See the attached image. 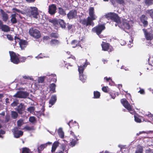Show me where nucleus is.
I'll return each mask as SVG.
<instances>
[{"mask_svg": "<svg viewBox=\"0 0 153 153\" xmlns=\"http://www.w3.org/2000/svg\"><path fill=\"white\" fill-rule=\"evenodd\" d=\"M121 102L123 106L128 110L131 114H134V120L136 122L138 123H140L142 122L141 119L142 117L135 113V111L133 109L131 105L125 99H121Z\"/></svg>", "mask_w": 153, "mask_h": 153, "instance_id": "1", "label": "nucleus"}, {"mask_svg": "<svg viewBox=\"0 0 153 153\" xmlns=\"http://www.w3.org/2000/svg\"><path fill=\"white\" fill-rule=\"evenodd\" d=\"M105 18L108 20L110 19L115 22L116 23L115 24V26H117L118 23L122 20V19L119 17L116 14L114 13H107L105 15L102 19H104Z\"/></svg>", "mask_w": 153, "mask_h": 153, "instance_id": "2", "label": "nucleus"}, {"mask_svg": "<svg viewBox=\"0 0 153 153\" xmlns=\"http://www.w3.org/2000/svg\"><path fill=\"white\" fill-rule=\"evenodd\" d=\"M131 22L128 21L125 19H122V20L117 25L119 27L123 29L125 31L126 30H128L130 29L131 27Z\"/></svg>", "mask_w": 153, "mask_h": 153, "instance_id": "3", "label": "nucleus"}, {"mask_svg": "<svg viewBox=\"0 0 153 153\" xmlns=\"http://www.w3.org/2000/svg\"><path fill=\"white\" fill-rule=\"evenodd\" d=\"M10 60L12 62L15 64H18L20 62L19 57V55L13 51H9Z\"/></svg>", "mask_w": 153, "mask_h": 153, "instance_id": "4", "label": "nucleus"}, {"mask_svg": "<svg viewBox=\"0 0 153 153\" xmlns=\"http://www.w3.org/2000/svg\"><path fill=\"white\" fill-rule=\"evenodd\" d=\"M29 33L31 36L35 39H38L41 36V34L39 30L33 27L30 29Z\"/></svg>", "mask_w": 153, "mask_h": 153, "instance_id": "5", "label": "nucleus"}, {"mask_svg": "<svg viewBox=\"0 0 153 153\" xmlns=\"http://www.w3.org/2000/svg\"><path fill=\"white\" fill-rule=\"evenodd\" d=\"M90 18L87 17L86 19H81L79 21V22L84 27H87L88 26H93L94 25V23L93 21L90 19Z\"/></svg>", "mask_w": 153, "mask_h": 153, "instance_id": "6", "label": "nucleus"}, {"mask_svg": "<svg viewBox=\"0 0 153 153\" xmlns=\"http://www.w3.org/2000/svg\"><path fill=\"white\" fill-rule=\"evenodd\" d=\"M105 29L104 25H99L93 28L92 30L93 32L96 33L97 35H99Z\"/></svg>", "mask_w": 153, "mask_h": 153, "instance_id": "7", "label": "nucleus"}, {"mask_svg": "<svg viewBox=\"0 0 153 153\" xmlns=\"http://www.w3.org/2000/svg\"><path fill=\"white\" fill-rule=\"evenodd\" d=\"M84 64L80 65V66H78V71L79 74H83V71L87 65L90 64L89 62L87 61V60L85 59V62H83Z\"/></svg>", "mask_w": 153, "mask_h": 153, "instance_id": "8", "label": "nucleus"}, {"mask_svg": "<svg viewBox=\"0 0 153 153\" xmlns=\"http://www.w3.org/2000/svg\"><path fill=\"white\" fill-rule=\"evenodd\" d=\"M28 93L26 91H19L17 92L13 97L19 98H26L29 95Z\"/></svg>", "mask_w": 153, "mask_h": 153, "instance_id": "9", "label": "nucleus"}, {"mask_svg": "<svg viewBox=\"0 0 153 153\" xmlns=\"http://www.w3.org/2000/svg\"><path fill=\"white\" fill-rule=\"evenodd\" d=\"M14 137L16 138H18L21 136L23 134V132L19 130L17 127H15L12 130Z\"/></svg>", "mask_w": 153, "mask_h": 153, "instance_id": "10", "label": "nucleus"}, {"mask_svg": "<svg viewBox=\"0 0 153 153\" xmlns=\"http://www.w3.org/2000/svg\"><path fill=\"white\" fill-rule=\"evenodd\" d=\"M57 100V97L56 95L54 94L51 96L49 100V107H51L56 102Z\"/></svg>", "mask_w": 153, "mask_h": 153, "instance_id": "11", "label": "nucleus"}, {"mask_svg": "<svg viewBox=\"0 0 153 153\" xmlns=\"http://www.w3.org/2000/svg\"><path fill=\"white\" fill-rule=\"evenodd\" d=\"M25 108L23 104L21 103L15 108V110L17 111L20 114L23 113V111L24 110Z\"/></svg>", "mask_w": 153, "mask_h": 153, "instance_id": "12", "label": "nucleus"}, {"mask_svg": "<svg viewBox=\"0 0 153 153\" xmlns=\"http://www.w3.org/2000/svg\"><path fill=\"white\" fill-rule=\"evenodd\" d=\"M67 16L68 18L70 19L73 18H76L77 16L76 10H71L70 12L68 13Z\"/></svg>", "mask_w": 153, "mask_h": 153, "instance_id": "13", "label": "nucleus"}, {"mask_svg": "<svg viewBox=\"0 0 153 153\" xmlns=\"http://www.w3.org/2000/svg\"><path fill=\"white\" fill-rule=\"evenodd\" d=\"M143 30L144 32L145 36L147 40H150L152 39L153 36L152 33L147 32L146 29H143Z\"/></svg>", "mask_w": 153, "mask_h": 153, "instance_id": "14", "label": "nucleus"}, {"mask_svg": "<svg viewBox=\"0 0 153 153\" xmlns=\"http://www.w3.org/2000/svg\"><path fill=\"white\" fill-rule=\"evenodd\" d=\"M19 44L21 49L23 50L25 48L27 45L28 43L27 41L25 40H20Z\"/></svg>", "mask_w": 153, "mask_h": 153, "instance_id": "15", "label": "nucleus"}, {"mask_svg": "<svg viewBox=\"0 0 153 153\" xmlns=\"http://www.w3.org/2000/svg\"><path fill=\"white\" fill-rule=\"evenodd\" d=\"M45 77L46 76H45L38 77L37 80H35V84L38 85V84L43 83Z\"/></svg>", "mask_w": 153, "mask_h": 153, "instance_id": "16", "label": "nucleus"}, {"mask_svg": "<svg viewBox=\"0 0 153 153\" xmlns=\"http://www.w3.org/2000/svg\"><path fill=\"white\" fill-rule=\"evenodd\" d=\"M89 16L88 17H90V19L92 21L95 20L97 17L94 14V10H89Z\"/></svg>", "mask_w": 153, "mask_h": 153, "instance_id": "17", "label": "nucleus"}, {"mask_svg": "<svg viewBox=\"0 0 153 153\" xmlns=\"http://www.w3.org/2000/svg\"><path fill=\"white\" fill-rule=\"evenodd\" d=\"M51 144L52 143L48 142L46 143L41 144L40 146L37 147V149L39 150V152H41L47 146L48 144L51 145Z\"/></svg>", "mask_w": 153, "mask_h": 153, "instance_id": "18", "label": "nucleus"}, {"mask_svg": "<svg viewBox=\"0 0 153 153\" xmlns=\"http://www.w3.org/2000/svg\"><path fill=\"white\" fill-rule=\"evenodd\" d=\"M50 44L52 46H56L60 44V41L56 39H52L50 42Z\"/></svg>", "mask_w": 153, "mask_h": 153, "instance_id": "19", "label": "nucleus"}, {"mask_svg": "<svg viewBox=\"0 0 153 153\" xmlns=\"http://www.w3.org/2000/svg\"><path fill=\"white\" fill-rule=\"evenodd\" d=\"M101 46L102 48V50L104 51H107L110 48L109 45L108 43L102 42L101 44Z\"/></svg>", "mask_w": 153, "mask_h": 153, "instance_id": "20", "label": "nucleus"}, {"mask_svg": "<svg viewBox=\"0 0 153 153\" xmlns=\"http://www.w3.org/2000/svg\"><path fill=\"white\" fill-rule=\"evenodd\" d=\"M70 145L72 147L74 146L77 143L78 139L76 137H74V139L71 138Z\"/></svg>", "mask_w": 153, "mask_h": 153, "instance_id": "21", "label": "nucleus"}, {"mask_svg": "<svg viewBox=\"0 0 153 153\" xmlns=\"http://www.w3.org/2000/svg\"><path fill=\"white\" fill-rule=\"evenodd\" d=\"M71 44L72 45L73 48H75L78 46H81L79 42L75 40H73L71 42Z\"/></svg>", "mask_w": 153, "mask_h": 153, "instance_id": "22", "label": "nucleus"}, {"mask_svg": "<svg viewBox=\"0 0 153 153\" xmlns=\"http://www.w3.org/2000/svg\"><path fill=\"white\" fill-rule=\"evenodd\" d=\"M67 27L69 32H73L75 30V27L74 25L68 24Z\"/></svg>", "mask_w": 153, "mask_h": 153, "instance_id": "23", "label": "nucleus"}, {"mask_svg": "<svg viewBox=\"0 0 153 153\" xmlns=\"http://www.w3.org/2000/svg\"><path fill=\"white\" fill-rule=\"evenodd\" d=\"M143 148L141 146L139 145L137 147L135 153H143Z\"/></svg>", "mask_w": 153, "mask_h": 153, "instance_id": "24", "label": "nucleus"}, {"mask_svg": "<svg viewBox=\"0 0 153 153\" xmlns=\"http://www.w3.org/2000/svg\"><path fill=\"white\" fill-rule=\"evenodd\" d=\"M79 79L83 83L85 82L87 79L86 75L84 74H79Z\"/></svg>", "mask_w": 153, "mask_h": 153, "instance_id": "25", "label": "nucleus"}, {"mask_svg": "<svg viewBox=\"0 0 153 153\" xmlns=\"http://www.w3.org/2000/svg\"><path fill=\"white\" fill-rule=\"evenodd\" d=\"M56 85L54 83H52L50 85V91H51V93H53L56 92L55 90Z\"/></svg>", "mask_w": 153, "mask_h": 153, "instance_id": "26", "label": "nucleus"}, {"mask_svg": "<svg viewBox=\"0 0 153 153\" xmlns=\"http://www.w3.org/2000/svg\"><path fill=\"white\" fill-rule=\"evenodd\" d=\"M1 29L4 32H8L10 30V28L7 25L2 24Z\"/></svg>", "mask_w": 153, "mask_h": 153, "instance_id": "27", "label": "nucleus"}, {"mask_svg": "<svg viewBox=\"0 0 153 153\" xmlns=\"http://www.w3.org/2000/svg\"><path fill=\"white\" fill-rule=\"evenodd\" d=\"M59 144V143L57 141H56L53 143L51 149V152L52 153L54 152L57 147L58 146Z\"/></svg>", "mask_w": 153, "mask_h": 153, "instance_id": "28", "label": "nucleus"}, {"mask_svg": "<svg viewBox=\"0 0 153 153\" xmlns=\"http://www.w3.org/2000/svg\"><path fill=\"white\" fill-rule=\"evenodd\" d=\"M1 12L2 15L3 20L5 22L6 21L8 18L7 15L3 11V10H1Z\"/></svg>", "mask_w": 153, "mask_h": 153, "instance_id": "29", "label": "nucleus"}, {"mask_svg": "<svg viewBox=\"0 0 153 153\" xmlns=\"http://www.w3.org/2000/svg\"><path fill=\"white\" fill-rule=\"evenodd\" d=\"M58 134L59 136L61 138H63L64 137V133L62 131V128H60L58 131Z\"/></svg>", "mask_w": 153, "mask_h": 153, "instance_id": "30", "label": "nucleus"}, {"mask_svg": "<svg viewBox=\"0 0 153 153\" xmlns=\"http://www.w3.org/2000/svg\"><path fill=\"white\" fill-rule=\"evenodd\" d=\"M12 117L14 119H16L18 116V113L15 111H12L11 114Z\"/></svg>", "mask_w": 153, "mask_h": 153, "instance_id": "31", "label": "nucleus"}, {"mask_svg": "<svg viewBox=\"0 0 153 153\" xmlns=\"http://www.w3.org/2000/svg\"><path fill=\"white\" fill-rule=\"evenodd\" d=\"M16 14L14 13L11 15V22L13 24L15 23L17 21L16 18Z\"/></svg>", "mask_w": 153, "mask_h": 153, "instance_id": "32", "label": "nucleus"}, {"mask_svg": "<svg viewBox=\"0 0 153 153\" xmlns=\"http://www.w3.org/2000/svg\"><path fill=\"white\" fill-rule=\"evenodd\" d=\"M58 23L62 28H65L66 24L65 23L63 20L61 19L59 20H58Z\"/></svg>", "mask_w": 153, "mask_h": 153, "instance_id": "33", "label": "nucleus"}, {"mask_svg": "<svg viewBox=\"0 0 153 153\" xmlns=\"http://www.w3.org/2000/svg\"><path fill=\"white\" fill-rule=\"evenodd\" d=\"M31 14L34 17L37 18V16L38 15V12L37 10H32Z\"/></svg>", "mask_w": 153, "mask_h": 153, "instance_id": "34", "label": "nucleus"}, {"mask_svg": "<svg viewBox=\"0 0 153 153\" xmlns=\"http://www.w3.org/2000/svg\"><path fill=\"white\" fill-rule=\"evenodd\" d=\"M94 98L97 99L99 98L100 96V93L98 91H94Z\"/></svg>", "mask_w": 153, "mask_h": 153, "instance_id": "35", "label": "nucleus"}, {"mask_svg": "<svg viewBox=\"0 0 153 153\" xmlns=\"http://www.w3.org/2000/svg\"><path fill=\"white\" fill-rule=\"evenodd\" d=\"M144 3L146 5L149 6L153 4V0H145Z\"/></svg>", "mask_w": 153, "mask_h": 153, "instance_id": "36", "label": "nucleus"}, {"mask_svg": "<svg viewBox=\"0 0 153 153\" xmlns=\"http://www.w3.org/2000/svg\"><path fill=\"white\" fill-rule=\"evenodd\" d=\"M56 6L55 4H51L49 6L48 10H56Z\"/></svg>", "mask_w": 153, "mask_h": 153, "instance_id": "37", "label": "nucleus"}, {"mask_svg": "<svg viewBox=\"0 0 153 153\" xmlns=\"http://www.w3.org/2000/svg\"><path fill=\"white\" fill-rule=\"evenodd\" d=\"M29 149L27 148H24L22 149V153H30Z\"/></svg>", "mask_w": 153, "mask_h": 153, "instance_id": "38", "label": "nucleus"}, {"mask_svg": "<svg viewBox=\"0 0 153 153\" xmlns=\"http://www.w3.org/2000/svg\"><path fill=\"white\" fill-rule=\"evenodd\" d=\"M35 110V108L33 107L30 106L27 109V110L30 113H33Z\"/></svg>", "mask_w": 153, "mask_h": 153, "instance_id": "39", "label": "nucleus"}, {"mask_svg": "<svg viewBox=\"0 0 153 153\" xmlns=\"http://www.w3.org/2000/svg\"><path fill=\"white\" fill-rule=\"evenodd\" d=\"M144 117H148L150 120H153V118L152 117H153V114H151L150 112H148V114H145L144 115Z\"/></svg>", "mask_w": 153, "mask_h": 153, "instance_id": "40", "label": "nucleus"}, {"mask_svg": "<svg viewBox=\"0 0 153 153\" xmlns=\"http://www.w3.org/2000/svg\"><path fill=\"white\" fill-rule=\"evenodd\" d=\"M23 123V121L22 119L19 120L17 122V125L18 126H21L22 125Z\"/></svg>", "mask_w": 153, "mask_h": 153, "instance_id": "41", "label": "nucleus"}, {"mask_svg": "<svg viewBox=\"0 0 153 153\" xmlns=\"http://www.w3.org/2000/svg\"><path fill=\"white\" fill-rule=\"evenodd\" d=\"M22 77L25 79H30L33 81L34 80L32 76H24Z\"/></svg>", "mask_w": 153, "mask_h": 153, "instance_id": "42", "label": "nucleus"}, {"mask_svg": "<svg viewBox=\"0 0 153 153\" xmlns=\"http://www.w3.org/2000/svg\"><path fill=\"white\" fill-rule=\"evenodd\" d=\"M24 128L28 131H31L34 129L33 127H30L27 126H25V127Z\"/></svg>", "mask_w": 153, "mask_h": 153, "instance_id": "43", "label": "nucleus"}, {"mask_svg": "<svg viewBox=\"0 0 153 153\" xmlns=\"http://www.w3.org/2000/svg\"><path fill=\"white\" fill-rule=\"evenodd\" d=\"M19 103L18 100L14 101L11 104V106L12 107H15Z\"/></svg>", "mask_w": 153, "mask_h": 153, "instance_id": "44", "label": "nucleus"}, {"mask_svg": "<svg viewBox=\"0 0 153 153\" xmlns=\"http://www.w3.org/2000/svg\"><path fill=\"white\" fill-rule=\"evenodd\" d=\"M29 121L30 122L33 123L36 121L35 118L34 117H30L29 118Z\"/></svg>", "mask_w": 153, "mask_h": 153, "instance_id": "45", "label": "nucleus"}, {"mask_svg": "<svg viewBox=\"0 0 153 153\" xmlns=\"http://www.w3.org/2000/svg\"><path fill=\"white\" fill-rule=\"evenodd\" d=\"M110 96L113 99H114L116 97V92L114 91H113L110 93Z\"/></svg>", "mask_w": 153, "mask_h": 153, "instance_id": "46", "label": "nucleus"}, {"mask_svg": "<svg viewBox=\"0 0 153 153\" xmlns=\"http://www.w3.org/2000/svg\"><path fill=\"white\" fill-rule=\"evenodd\" d=\"M147 19V17L144 15H142L140 17V19L141 20V21L142 22V20L143 21H144L145 20H146Z\"/></svg>", "mask_w": 153, "mask_h": 153, "instance_id": "47", "label": "nucleus"}, {"mask_svg": "<svg viewBox=\"0 0 153 153\" xmlns=\"http://www.w3.org/2000/svg\"><path fill=\"white\" fill-rule=\"evenodd\" d=\"M50 22L55 25H57L58 23V21L55 19L51 20Z\"/></svg>", "mask_w": 153, "mask_h": 153, "instance_id": "48", "label": "nucleus"}, {"mask_svg": "<svg viewBox=\"0 0 153 153\" xmlns=\"http://www.w3.org/2000/svg\"><path fill=\"white\" fill-rule=\"evenodd\" d=\"M26 59L27 57H22L21 58H19L20 62H25Z\"/></svg>", "mask_w": 153, "mask_h": 153, "instance_id": "49", "label": "nucleus"}, {"mask_svg": "<svg viewBox=\"0 0 153 153\" xmlns=\"http://www.w3.org/2000/svg\"><path fill=\"white\" fill-rule=\"evenodd\" d=\"M51 36L52 37L57 38L58 37L57 34L56 33H52L51 34Z\"/></svg>", "mask_w": 153, "mask_h": 153, "instance_id": "50", "label": "nucleus"}, {"mask_svg": "<svg viewBox=\"0 0 153 153\" xmlns=\"http://www.w3.org/2000/svg\"><path fill=\"white\" fill-rule=\"evenodd\" d=\"M59 13L60 14L63 16L66 15V13L65 10H59Z\"/></svg>", "mask_w": 153, "mask_h": 153, "instance_id": "51", "label": "nucleus"}, {"mask_svg": "<svg viewBox=\"0 0 153 153\" xmlns=\"http://www.w3.org/2000/svg\"><path fill=\"white\" fill-rule=\"evenodd\" d=\"M43 57H45L43 55L42 53H40V54L39 55L37 56H36L35 58L37 59H39V58H42Z\"/></svg>", "mask_w": 153, "mask_h": 153, "instance_id": "52", "label": "nucleus"}, {"mask_svg": "<svg viewBox=\"0 0 153 153\" xmlns=\"http://www.w3.org/2000/svg\"><path fill=\"white\" fill-rule=\"evenodd\" d=\"M108 88V87L104 86L102 88V91L105 92H107V88Z\"/></svg>", "mask_w": 153, "mask_h": 153, "instance_id": "53", "label": "nucleus"}, {"mask_svg": "<svg viewBox=\"0 0 153 153\" xmlns=\"http://www.w3.org/2000/svg\"><path fill=\"white\" fill-rule=\"evenodd\" d=\"M48 12L51 15H53L56 12V10H48Z\"/></svg>", "mask_w": 153, "mask_h": 153, "instance_id": "54", "label": "nucleus"}, {"mask_svg": "<svg viewBox=\"0 0 153 153\" xmlns=\"http://www.w3.org/2000/svg\"><path fill=\"white\" fill-rule=\"evenodd\" d=\"M7 39L10 40H12L13 39V38L11 35H7Z\"/></svg>", "mask_w": 153, "mask_h": 153, "instance_id": "55", "label": "nucleus"}, {"mask_svg": "<svg viewBox=\"0 0 153 153\" xmlns=\"http://www.w3.org/2000/svg\"><path fill=\"white\" fill-rule=\"evenodd\" d=\"M142 22L143 23V25L145 27H146L148 24V23L147 21L146 20H145L144 21H143V20H142Z\"/></svg>", "mask_w": 153, "mask_h": 153, "instance_id": "56", "label": "nucleus"}, {"mask_svg": "<svg viewBox=\"0 0 153 153\" xmlns=\"http://www.w3.org/2000/svg\"><path fill=\"white\" fill-rule=\"evenodd\" d=\"M140 90L138 91L139 93H140L141 94H144L145 91L144 89L140 88Z\"/></svg>", "mask_w": 153, "mask_h": 153, "instance_id": "57", "label": "nucleus"}, {"mask_svg": "<svg viewBox=\"0 0 153 153\" xmlns=\"http://www.w3.org/2000/svg\"><path fill=\"white\" fill-rule=\"evenodd\" d=\"M15 42L16 43L18 42H19L20 40H21V39H20L18 37L15 36Z\"/></svg>", "mask_w": 153, "mask_h": 153, "instance_id": "58", "label": "nucleus"}, {"mask_svg": "<svg viewBox=\"0 0 153 153\" xmlns=\"http://www.w3.org/2000/svg\"><path fill=\"white\" fill-rule=\"evenodd\" d=\"M146 133V132L145 131H140L138 133H137L136 134V135L137 136H138L141 134H142L143 133Z\"/></svg>", "mask_w": 153, "mask_h": 153, "instance_id": "59", "label": "nucleus"}, {"mask_svg": "<svg viewBox=\"0 0 153 153\" xmlns=\"http://www.w3.org/2000/svg\"><path fill=\"white\" fill-rule=\"evenodd\" d=\"M116 1L120 4H123L124 3V1L123 0H116Z\"/></svg>", "mask_w": 153, "mask_h": 153, "instance_id": "60", "label": "nucleus"}, {"mask_svg": "<svg viewBox=\"0 0 153 153\" xmlns=\"http://www.w3.org/2000/svg\"><path fill=\"white\" fill-rule=\"evenodd\" d=\"M41 152H39V150L37 149V148L36 149H34V150L32 152V153H41Z\"/></svg>", "mask_w": 153, "mask_h": 153, "instance_id": "61", "label": "nucleus"}, {"mask_svg": "<svg viewBox=\"0 0 153 153\" xmlns=\"http://www.w3.org/2000/svg\"><path fill=\"white\" fill-rule=\"evenodd\" d=\"M120 44L122 45H124L126 44V42L124 40H121L120 41Z\"/></svg>", "mask_w": 153, "mask_h": 153, "instance_id": "62", "label": "nucleus"}, {"mask_svg": "<svg viewBox=\"0 0 153 153\" xmlns=\"http://www.w3.org/2000/svg\"><path fill=\"white\" fill-rule=\"evenodd\" d=\"M146 153H153L152 150L150 149L146 150Z\"/></svg>", "mask_w": 153, "mask_h": 153, "instance_id": "63", "label": "nucleus"}, {"mask_svg": "<svg viewBox=\"0 0 153 153\" xmlns=\"http://www.w3.org/2000/svg\"><path fill=\"white\" fill-rule=\"evenodd\" d=\"M149 11L148 12L150 13V16L152 17L153 18V10H149Z\"/></svg>", "mask_w": 153, "mask_h": 153, "instance_id": "64", "label": "nucleus"}]
</instances>
